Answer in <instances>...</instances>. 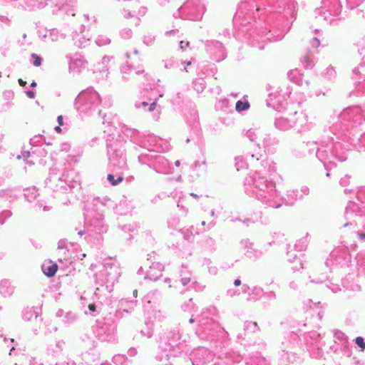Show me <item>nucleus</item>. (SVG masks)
Segmentation results:
<instances>
[{"instance_id": "1", "label": "nucleus", "mask_w": 365, "mask_h": 365, "mask_svg": "<svg viewBox=\"0 0 365 365\" xmlns=\"http://www.w3.org/2000/svg\"><path fill=\"white\" fill-rule=\"evenodd\" d=\"M58 264L51 260H46L42 265V270L47 277H53L58 271Z\"/></svg>"}, {"instance_id": "2", "label": "nucleus", "mask_w": 365, "mask_h": 365, "mask_svg": "<svg viewBox=\"0 0 365 365\" xmlns=\"http://www.w3.org/2000/svg\"><path fill=\"white\" fill-rule=\"evenodd\" d=\"M250 103L248 102H242L238 101L236 103L235 108L238 112L244 111L250 108Z\"/></svg>"}, {"instance_id": "3", "label": "nucleus", "mask_w": 365, "mask_h": 365, "mask_svg": "<svg viewBox=\"0 0 365 365\" xmlns=\"http://www.w3.org/2000/svg\"><path fill=\"white\" fill-rule=\"evenodd\" d=\"M31 57L34 59V65L36 67H38L41 64V58L36 53L31 54Z\"/></svg>"}, {"instance_id": "4", "label": "nucleus", "mask_w": 365, "mask_h": 365, "mask_svg": "<svg viewBox=\"0 0 365 365\" xmlns=\"http://www.w3.org/2000/svg\"><path fill=\"white\" fill-rule=\"evenodd\" d=\"M355 342L362 350L365 349V342L361 336H357L355 339Z\"/></svg>"}, {"instance_id": "5", "label": "nucleus", "mask_w": 365, "mask_h": 365, "mask_svg": "<svg viewBox=\"0 0 365 365\" xmlns=\"http://www.w3.org/2000/svg\"><path fill=\"white\" fill-rule=\"evenodd\" d=\"M242 160H235V162L234 163L235 171L233 173H237L242 168Z\"/></svg>"}, {"instance_id": "6", "label": "nucleus", "mask_w": 365, "mask_h": 365, "mask_svg": "<svg viewBox=\"0 0 365 365\" xmlns=\"http://www.w3.org/2000/svg\"><path fill=\"white\" fill-rule=\"evenodd\" d=\"M107 179L112 183L113 185H116L118 184V181H115V180L114 179V176L113 175H108Z\"/></svg>"}, {"instance_id": "7", "label": "nucleus", "mask_w": 365, "mask_h": 365, "mask_svg": "<svg viewBox=\"0 0 365 365\" xmlns=\"http://www.w3.org/2000/svg\"><path fill=\"white\" fill-rule=\"evenodd\" d=\"M26 96L29 98H34L35 97V93L32 91H27L26 92Z\"/></svg>"}, {"instance_id": "8", "label": "nucleus", "mask_w": 365, "mask_h": 365, "mask_svg": "<svg viewBox=\"0 0 365 365\" xmlns=\"http://www.w3.org/2000/svg\"><path fill=\"white\" fill-rule=\"evenodd\" d=\"M63 116L62 115L58 116L57 121H58V123L59 124V125H62L63 124Z\"/></svg>"}, {"instance_id": "9", "label": "nucleus", "mask_w": 365, "mask_h": 365, "mask_svg": "<svg viewBox=\"0 0 365 365\" xmlns=\"http://www.w3.org/2000/svg\"><path fill=\"white\" fill-rule=\"evenodd\" d=\"M18 81L21 86H25L26 85V82L21 78H19Z\"/></svg>"}, {"instance_id": "10", "label": "nucleus", "mask_w": 365, "mask_h": 365, "mask_svg": "<svg viewBox=\"0 0 365 365\" xmlns=\"http://www.w3.org/2000/svg\"><path fill=\"white\" fill-rule=\"evenodd\" d=\"M88 309L92 311V312H94L96 311V305L93 304H91L88 305Z\"/></svg>"}, {"instance_id": "11", "label": "nucleus", "mask_w": 365, "mask_h": 365, "mask_svg": "<svg viewBox=\"0 0 365 365\" xmlns=\"http://www.w3.org/2000/svg\"><path fill=\"white\" fill-rule=\"evenodd\" d=\"M234 284L235 286H239L241 284V281L238 279H235V282H234Z\"/></svg>"}, {"instance_id": "12", "label": "nucleus", "mask_w": 365, "mask_h": 365, "mask_svg": "<svg viewBox=\"0 0 365 365\" xmlns=\"http://www.w3.org/2000/svg\"><path fill=\"white\" fill-rule=\"evenodd\" d=\"M55 130H56L57 133H61L62 130H61V125L56 126V127L55 128Z\"/></svg>"}, {"instance_id": "13", "label": "nucleus", "mask_w": 365, "mask_h": 365, "mask_svg": "<svg viewBox=\"0 0 365 365\" xmlns=\"http://www.w3.org/2000/svg\"><path fill=\"white\" fill-rule=\"evenodd\" d=\"M123 180V178L122 177H118L117 180H115V181H118V182H122Z\"/></svg>"}, {"instance_id": "14", "label": "nucleus", "mask_w": 365, "mask_h": 365, "mask_svg": "<svg viewBox=\"0 0 365 365\" xmlns=\"http://www.w3.org/2000/svg\"><path fill=\"white\" fill-rule=\"evenodd\" d=\"M133 294L135 297H138V291L136 289H135L133 292Z\"/></svg>"}, {"instance_id": "15", "label": "nucleus", "mask_w": 365, "mask_h": 365, "mask_svg": "<svg viewBox=\"0 0 365 365\" xmlns=\"http://www.w3.org/2000/svg\"><path fill=\"white\" fill-rule=\"evenodd\" d=\"M36 85H37V84H36V83L35 81H33V82L31 83V86L32 87H36Z\"/></svg>"}, {"instance_id": "16", "label": "nucleus", "mask_w": 365, "mask_h": 365, "mask_svg": "<svg viewBox=\"0 0 365 365\" xmlns=\"http://www.w3.org/2000/svg\"><path fill=\"white\" fill-rule=\"evenodd\" d=\"M359 236L361 238H364L365 237V234H361V235H359Z\"/></svg>"}, {"instance_id": "17", "label": "nucleus", "mask_w": 365, "mask_h": 365, "mask_svg": "<svg viewBox=\"0 0 365 365\" xmlns=\"http://www.w3.org/2000/svg\"><path fill=\"white\" fill-rule=\"evenodd\" d=\"M186 64H187V66H189V65H190V64H191V62H190V61H188V62H187V63H186Z\"/></svg>"}, {"instance_id": "18", "label": "nucleus", "mask_w": 365, "mask_h": 365, "mask_svg": "<svg viewBox=\"0 0 365 365\" xmlns=\"http://www.w3.org/2000/svg\"><path fill=\"white\" fill-rule=\"evenodd\" d=\"M193 322H194L193 319H192V318H191V319H190V323H193Z\"/></svg>"}]
</instances>
